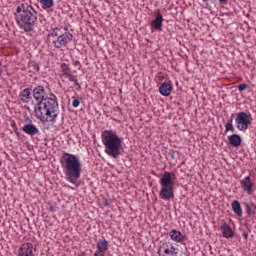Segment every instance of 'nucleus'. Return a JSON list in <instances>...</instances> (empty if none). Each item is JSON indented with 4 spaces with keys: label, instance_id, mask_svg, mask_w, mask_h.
I'll list each match as a JSON object with an SVG mask.
<instances>
[{
    "label": "nucleus",
    "instance_id": "nucleus-1",
    "mask_svg": "<svg viewBox=\"0 0 256 256\" xmlns=\"http://www.w3.org/2000/svg\"><path fill=\"white\" fill-rule=\"evenodd\" d=\"M36 119L41 123H55L59 117V100L57 96L50 93L45 100L37 102L34 107Z\"/></svg>",
    "mask_w": 256,
    "mask_h": 256
},
{
    "label": "nucleus",
    "instance_id": "nucleus-2",
    "mask_svg": "<svg viewBox=\"0 0 256 256\" xmlns=\"http://www.w3.org/2000/svg\"><path fill=\"white\" fill-rule=\"evenodd\" d=\"M15 21L24 33L35 31L37 25V11L27 2H22L16 7L14 13Z\"/></svg>",
    "mask_w": 256,
    "mask_h": 256
},
{
    "label": "nucleus",
    "instance_id": "nucleus-3",
    "mask_svg": "<svg viewBox=\"0 0 256 256\" xmlns=\"http://www.w3.org/2000/svg\"><path fill=\"white\" fill-rule=\"evenodd\" d=\"M60 165L63 169L66 181L72 185H77V181L81 179V173H83V165L79 157L64 152L60 158Z\"/></svg>",
    "mask_w": 256,
    "mask_h": 256
},
{
    "label": "nucleus",
    "instance_id": "nucleus-4",
    "mask_svg": "<svg viewBox=\"0 0 256 256\" xmlns=\"http://www.w3.org/2000/svg\"><path fill=\"white\" fill-rule=\"evenodd\" d=\"M101 141L105 147L106 155L117 159L123 150V139L117 135V131L104 130L101 133Z\"/></svg>",
    "mask_w": 256,
    "mask_h": 256
},
{
    "label": "nucleus",
    "instance_id": "nucleus-5",
    "mask_svg": "<svg viewBox=\"0 0 256 256\" xmlns=\"http://www.w3.org/2000/svg\"><path fill=\"white\" fill-rule=\"evenodd\" d=\"M159 183L161 186L159 192L160 199H162V201H171V199H174L175 190L173 185H175V182H173V176L170 174V172H164L159 180Z\"/></svg>",
    "mask_w": 256,
    "mask_h": 256
},
{
    "label": "nucleus",
    "instance_id": "nucleus-6",
    "mask_svg": "<svg viewBox=\"0 0 256 256\" xmlns=\"http://www.w3.org/2000/svg\"><path fill=\"white\" fill-rule=\"evenodd\" d=\"M235 121L238 131H247L253 121V117L247 112H239Z\"/></svg>",
    "mask_w": 256,
    "mask_h": 256
},
{
    "label": "nucleus",
    "instance_id": "nucleus-7",
    "mask_svg": "<svg viewBox=\"0 0 256 256\" xmlns=\"http://www.w3.org/2000/svg\"><path fill=\"white\" fill-rule=\"evenodd\" d=\"M60 79H62V81H65V79H69L72 83H74L76 87H79V89H81V84H79V80H77V75H73L71 73V68L67 63L60 64Z\"/></svg>",
    "mask_w": 256,
    "mask_h": 256
},
{
    "label": "nucleus",
    "instance_id": "nucleus-8",
    "mask_svg": "<svg viewBox=\"0 0 256 256\" xmlns=\"http://www.w3.org/2000/svg\"><path fill=\"white\" fill-rule=\"evenodd\" d=\"M68 28L67 26L63 28V35L58 36L54 41V47L56 49H63V47H67L71 41H73V34L70 32H67Z\"/></svg>",
    "mask_w": 256,
    "mask_h": 256
},
{
    "label": "nucleus",
    "instance_id": "nucleus-9",
    "mask_svg": "<svg viewBox=\"0 0 256 256\" xmlns=\"http://www.w3.org/2000/svg\"><path fill=\"white\" fill-rule=\"evenodd\" d=\"M37 249L33 243L27 242L20 246L18 249V256H35Z\"/></svg>",
    "mask_w": 256,
    "mask_h": 256
},
{
    "label": "nucleus",
    "instance_id": "nucleus-10",
    "mask_svg": "<svg viewBox=\"0 0 256 256\" xmlns=\"http://www.w3.org/2000/svg\"><path fill=\"white\" fill-rule=\"evenodd\" d=\"M33 97L37 103H41V101H45L47 99L45 87L42 85H38L33 89Z\"/></svg>",
    "mask_w": 256,
    "mask_h": 256
},
{
    "label": "nucleus",
    "instance_id": "nucleus-11",
    "mask_svg": "<svg viewBox=\"0 0 256 256\" xmlns=\"http://www.w3.org/2000/svg\"><path fill=\"white\" fill-rule=\"evenodd\" d=\"M241 189L251 195L253 193V182H251V176H246L240 181Z\"/></svg>",
    "mask_w": 256,
    "mask_h": 256
},
{
    "label": "nucleus",
    "instance_id": "nucleus-12",
    "mask_svg": "<svg viewBox=\"0 0 256 256\" xmlns=\"http://www.w3.org/2000/svg\"><path fill=\"white\" fill-rule=\"evenodd\" d=\"M96 249L101 256H105V253L109 251V241H107L105 237H102L98 240L96 244Z\"/></svg>",
    "mask_w": 256,
    "mask_h": 256
},
{
    "label": "nucleus",
    "instance_id": "nucleus-13",
    "mask_svg": "<svg viewBox=\"0 0 256 256\" xmlns=\"http://www.w3.org/2000/svg\"><path fill=\"white\" fill-rule=\"evenodd\" d=\"M151 27L156 31H161L163 29V15L159 10L156 12L155 19L151 22Z\"/></svg>",
    "mask_w": 256,
    "mask_h": 256
},
{
    "label": "nucleus",
    "instance_id": "nucleus-14",
    "mask_svg": "<svg viewBox=\"0 0 256 256\" xmlns=\"http://www.w3.org/2000/svg\"><path fill=\"white\" fill-rule=\"evenodd\" d=\"M168 235H169L171 241H174V243H181V244H183V242L185 241V236L179 230L173 229V230H171L169 232Z\"/></svg>",
    "mask_w": 256,
    "mask_h": 256
},
{
    "label": "nucleus",
    "instance_id": "nucleus-15",
    "mask_svg": "<svg viewBox=\"0 0 256 256\" xmlns=\"http://www.w3.org/2000/svg\"><path fill=\"white\" fill-rule=\"evenodd\" d=\"M23 133L30 135V137H35L39 133V128L35 124H26L22 127Z\"/></svg>",
    "mask_w": 256,
    "mask_h": 256
},
{
    "label": "nucleus",
    "instance_id": "nucleus-16",
    "mask_svg": "<svg viewBox=\"0 0 256 256\" xmlns=\"http://www.w3.org/2000/svg\"><path fill=\"white\" fill-rule=\"evenodd\" d=\"M173 91V86L169 82H164L159 86V93L163 95V97H169Z\"/></svg>",
    "mask_w": 256,
    "mask_h": 256
},
{
    "label": "nucleus",
    "instance_id": "nucleus-17",
    "mask_svg": "<svg viewBox=\"0 0 256 256\" xmlns=\"http://www.w3.org/2000/svg\"><path fill=\"white\" fill-rule=\"evenodd\" d=\"M19 97L22 103H29V101H31V89L26 88L22 90L19 94Z\"/></svg>",
    "mask_w": 256,
    "mask_h": 256
},
{
    "label": "nucleus",
    "instance_id": "nucleus-18",
    "mask_svg": "<svg viewBox=\"0 0 256 256\" xmlns=\"http://www.w3.org/2000/svg\"><path fill=\"white\" fill-rule=\"evenodd\" d=\"M232 211L237 217H243V208H241V203L238 200L232 202Z\"/></svg>",
    "mask_w": 256,
    "mask_h": 256
},
{
    "label": "nucleus",
    "instance_id": "nucleus-19",
    "mask_svg": "<svg viewBox=\"0 0 256 256\" xmlns=\"http://www.w3.org/2000/svg\"><path fill=\"white\" fill-rule=\"evenodd\" d=\"M228 141L232 147H239L241 145V136L233 134L228 136Z\"/></svg>",
    "mask_w": 256,
    "mask_h": 256
},
{
    "label": "nucleus",
    "instance_id": "nucleus-20",
    "mask_svg": "<svg viewBox=\"0 0 256 256\" xmlns=\"http://www.w3.org/2000/svg\"><path fill=\"white\" fill-rule=\"evenodd\" d=\"M246 213L249 217L255 215L256 213V206L253 203H246Z\"/></svg>",
    "mask_w": 256,
    "mask_h": 256
},
{
    "label": "nucleus",
    "instance_id": "nucleus-21",
    "mask_svg": "<svg viewBox=\"0 0 256 256\" xmlns=\"http://www.w3.org/2000/svg\"><path fill=\"white\" fill-rule=\"evenodd\" d=\"M63 27H56V28H53L50 32V37H61V35H63Z\"/></svg>",
    "mask_w": 256,
    "mask_h": 256
},
{
    "label": "nucleus",
    "instance_id": "nucleus-22",
    "mask_svg": "<svg viewBox=\"0 0 256 256\" xmlns=\"http://www.w3.org/2000/svg\"><path fill=\"white\" fill-rule=\"evenodd\" d=\"M43 9H51L53 7V0H40Z\"/></svg>",
    "mask_w": 256,
    "mask_h": 256
},
{
    "label": "nucleus",
    "instance_id": "nucleus-23",
    "mask_svg": "<svg viewBox=\"0 0 256 256\" xmlns=\"http://www.w3.org/2000/svg\"><path fill=\"white\" fill-rule=\"evenodd\" d=\"M235 235V232L229 227L228 225H225V237L226 239H229Z\"/></svg>",
    "mask_w": 256,
    "mask_h": 256
},
{
    "label": "nucleus",
    "instance_id": "nucleus-24",
    "mask_svg": "<svg viewBox=\"0 0 256 256\" xmlns=\"http://www.w3.org/2000/svg\"><path fill=\"white\" fill-rule=\"evenodd\" d=\"M79 105H81V100L79 99V97L73 96L72 97V107L77 109V107H79Z\"/></svg>",
    "mask_w": 256,
    "mask_h": 256
},
{
    "label": "nucleus",
    "instance_id": "nucleus-25",
    "mask_svg": "<svg viewBox=\"0 0 256 256\" xmlns=\"http://www.w3.org/2000/svg\"><path fill=\"white\" fill-rule=\"evenodd\" d=\"M226 132L227 131H235V128L233 127V119L227 122L225 126Z\"/></svg>",
    "mask_w": 256,
    "mask_h": 256
},
{
    "label": "nucleus",
    "instance_id": "nucleus-26",
    "mask_svg": "<svg viewBox=\"0 0 256 256\" xmlns=\"http://www.w3.org/2000/svg\"><path fill=\"white\" fill-rule=\"evenodd\" d=\"M30 68H33L32 71H39V64L35 63V62H31L29 64Z\"/></svg>",
    "mask_w": 256,
    "mask_h": 256
},
{
    "label": "nucleus",
    "instance_id": "nucleus-27",
    "mask_svg": "<svg viewBox=\"0 0 256 256\" xmlns=\"http://www.w3.org/2000/svg\"><path fill=\"white\" fill-rule=\"evenodd\" d=\"M74 67H78V71L81 70V62L79 60H73Z\"/></svg>",
    "mask_w": 256,
    "mask_h": 256
},
{
    "label": "nucleus",
    "instance_id": "nucleus-28",
    "mask_svg": "<svg viewBox=\"0 0 256 256\" xmlns=\"http://www.w3.org/2000/svg\"><path fill=\"white\" fill-rule=\"evenodd\" d=\"M245 89H247V84H240L238 86V91H245Z\"/></svg>",
    "mask_w": 256,
    "mask_h": 256
},
{
    "label": "nucleus",
    "instance_id": "nucleus-29",
    "mask_svg": "<svg viewBox=\"0 0 256 256\" xmlns=\"http://www.w3.org/2000/svg\"><path fill=\"white\" fill-rule=\"evenodd\" d=\"M48 209L51 211V213H55L57 211V208L53 204H50Z\"/></svg>",
    "mask_w": 256,
    "mask_h": 256
},
{
    "label": "nucleus",
    "instance_id": "nucleus-30",
    "mask_svg": "<svg viewBox=\"0 0 256 256\" xmlns=\"http://www.w3.org/2000/svg\"><path fill=\"white\" fill-rule=\"evenodd\" d=\"M221 233H222L223 237H225V224H223L221 226Z\"/></svg>",
    "mask_w": 256,
    "mask_h": 256
},
{
    "label": "nucleus",
    "instance_id": "nucleus-31",
    "mask_svg": "<svg viewBox=\"0 0 256 256\" xmlns=\"http://www.w3.org/2000/svg\"><path fill=\"white\" fill-rule=\"evenodd\" d=\"M104 203H105L106 206H109V200L105 199Z\"/></svg>",
    "mask_w": 256,
    "mask_h": 256
},
{
    "label": "nucleus",
    "instance_id": "nucleus-32",
    "mask_svg": "<svg viewBox=\"0 0 256 256\" xmlns=\"http://www.w3.org/2000/svg\"><path fill=\"white\" fill-rule=\"evenodd\" d=\"M93 256H101V254L99 253V251H96Z\"/></svg>",
    "mask_w": 256,
    "mask_h": 256
},
{
    "label": "nucleus",
    "instance_id": "nucleus-33",
    "mask_svg": "<svg viewBox=\"0 0 256 256\" xmlns=\"http://www.w3.org/2000/svg\"><path fill=\"white\" fill-rule=\"evenodd\" d=\"M243 237H244V239H247V237H249V234L244 233V234H243Z\"/></svg>",
    "mask_w": 256,
    "mask_h": 256
},
{
    "label": "nucleus",
    "instance_id": "nucleus-34",
    "mask_svg": "<svg viewBox=\"0 0 256 256\" xmlns=\"http://www.w3.org/2000/svg\"><path fill=\"white\" fill-rule=\"evenodd\" d=\"M116 111H118V113H121V108H116Z\"/></svg>",
    "mask_w": 256,
    "mask_h": 256
},
{
    "label": "nucleus",
    "instance_id": "nucleus-35",
    "mask_svg": "<svg viewBox=\"0 0 256 256\" xmlns=\"http://www.w3.org/2000/svg\"><path fill=\"white\" fill-rule=\"evenodd\" d=\"M221 3H225V0H219Z\"/></svg>",
    "mask_w": 256,
    "mask_h": 256
},
{
    "label": "nucleus",
    "instance_id": "nucleus-36",
    "mask_svg": "<svg viewBox=\"0 0 256 256\" xmlns=\"http://www.w3.org/2000/svg\"><path fill=\"white\" fill-rule=\"evenodd\" d=\"M1 73H3V70L0 69V77H1Z\"/></svg>",
    "mask_w": 256,
    "mask_h": 256
}]
</instances>
